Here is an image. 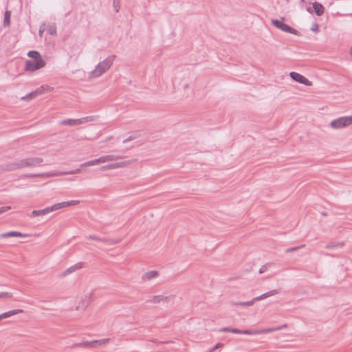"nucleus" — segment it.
<instances>
[{"label":"nucleus","mask_w":352,"mask_h":352,"mask_svg":"<svg viewBox=\"0 0 352 352\" xmlns=\"http://www.w3.org/2000/svg\"><path fill=\"white\" fill-rule=\"evenodd\" d=\"M116 56L112 55L108 56L103 61L99 63L96 68L89 74L90 78H94L102 76L105 73L112 65Z\"/></svg>","instance_id":"f257e3e1"},{"label":"nucleus","mask_w":352,"mask_h":352,"mask_svg":"<svg viewBox=\"0 0 352 352\" xmlns=\"http://www.w3.org/2000/svg\"><path fill=\"white\" fill-rule=\"evenodd\" d=\"M80 172V168H77L74 170L67 172H48L42 173H28L23 175L22 177L24 178H33V177H50L53 176L63 175H73Z\"/></svg>","instance_id":"f03ea898"},{"label":"nucleus","mask_w":352,"mask_h":352,"mask_svg":"<svg viewBox=\"0 0 352 352\" xmlns=\"http://www.w3.org/2000/svg\"><path fill=\"white\" fill-rule=\"evenodd\" d=\"M352 124V116H343L333 120L330 126L335 129H342Z\"/></svg>","instance_id":"7ed1b4c3"},{"label":"nucleus","mask_w":352,"mask_h":352,"mask_svg":"<svg viewBox=\"0 0 352 352\" xmlns=\"http://www.w3.org/2000/svg\"><path fill=\"white\" fill-rule=\"evenodd\" d=\"M278 293V291L277 289H273V290H271L267 293H265L259 296H257L256 298H254L252 300H250V301H247V302H232V305H236V306H244V307H250V306H252L253 305V304L254 303V302L256 301H258V300H263V299H265L269 296H273L274 294H276Z\"/></svg>","instance_id":"20e7f679"},{"label":"nucleus","mask_w":352,"mask_h":352,"mask_svg":"<svg viewBox=\"0 0 352 352\" xmlns=\"http://www.w3.org/2000/svg\"><path fill=\"white\" fill-rule=\"evenodd\" d=\"M284 18L281 20L272 19V23L278 29L294 35H298V31L283 22Z\"/></svg>","instance_id":"39448f33"},{"label":"nucleus","mask_w":352,"mask_h":352,"mask_svg":"<svg viewBox=\"0 0 352 352\" xmlns=\"http://www.w3.org/2000/svg\"><path fill=\"white\" fill-rule=\"evenodd\" d=\"M21 160L23 168L27 167L41 166L44 161L43 158L39 157H27L25 159H21Z\"/></svg>","instance_id":"423d86ee"},{"label":"nucleus","mask_w":352,"mask_h":352,"mask_svg":"<svg viewBox=\"0 0 352 352\" xmlns=\"http://www.w3.org/2000/svg\"><path fill=\"white\" fill-rule=\"evenodd\" d=\"M45 65V62L43 59L41 60H28L25 61L26 71L34 72L38 69L43 67Z\"/></svg>","instance_id":"0eeeda50"},{"label":"nucleus","mask_w":352,"mask_h":352,"mask_svg":"<svg viewBox=\"0 0 352 352\" xmlns=\"http://www.w3.org/2000/svg\"><path fill=\"white\" fill-rule=\"evenodd\" d=\"M21 168H23L21 160L4 164L1 166V170L6 172L14 171Z\"/></svg>","instance_id":"6e6552de"},{"label":"nucleus","mask_w":352,"mask_h":352,"mask_svg":"<svg viewBox=\"0 0 352 352\" xmlns=\"http://www.w3.org/2000/svg\"><path fill=\"white\" fill-rule=\"evenodd\" d=\"M289 76H290L291 78L296 82L303 84L306 86L312 85V82L309 80H308L305 76H303L302 75H301L297 72H292L289 73Z\"/></svg>","instance_id":"1a4fd4ad"},{"label":"nucleus","mask_w":352,"mask_h":352,"mask_svg":"<svg viewBox=\"0 0 352 352\" xmlns=\"http://www.w3.org/2000/svg\"><path fill=\"white\" fill-rule=\"evenodd\" d=\"M172 298H173V296H162V295H157V296H153L151 299L148 300V302H152L154 304L160 303L161 302H168L170 301V300Z\"/></svg>","instance_id":"9d476101"},{"label":"nucleus","mask_w":352,"mask_h":352,"mask_svg":"<svg viewBox=\"0 0 352 352\" xmlns=\"http://www.w3.org/2000/svg\"><path fill=\"white\" fill-rule=\"evenodd\" d=\"M43 93V88L40 87V88H38L37 89H36L35 91H32L31 93L27 94L26 96L21 97V99L22 100L29 101V100H31L36 98L38 96L42 94Z\"/></svg>","instance_id":"9b49d317"},{"label":"nucleus","mask_w":352,"mask_h":352,"mask_svg":"<svg viewBox=\"0 0 352 352\" xmlns=\"http://www.w3.org/2000/svg\"><path fill=\"white\" fill-rule=\"evenodd\" d=\"M27 236H28V234H23L18 231H10V232L2 233L0 234V238L27 237Z\"/></svg>","instance_id":"f8f14e48"},{"label":"nucleus","mask_w":352,"mask_h":352,"mask_svg":"<svg viewBox=\"0 0 352 352\" xmlns=\"http://www.w3.org/2000/svg\"><path fill=\"white\" fill-rule=\"evenodd\" d=\"M83 267V263L80 262V263H78L69 267H68L67 269H66L63 272V276H66L74 272H76L77 270H79L80 268H82Z\"/></svg>","instance_id":"ddd939ff"},{"label":"nucleus","mask_w":352,"mask_h":352,"mask_svg":"<svg viewBox=\"0 0 352 352\" xmlns=\"http://www.w3.org/2000/svg\"><path fill=\"white\" fill-rule=\"evenodd\" d=\"M52 211H53V209H52V206L47 207L43 210H34L32 212L31 216L32 217H38V216H41V215H45Z\"/></svg>","instance_id":"4468645a"},{"label":"nucleus","mask_w":352,"mask_h":352,"mask_svg":"<svg viewBox=\"0 0 352 352\" xmlns=\"http://www.w3.org/2000/svg\"><path fill=\"white\" fill-rule=\"evenodd\" d=\"M87 238L89 239L95 240L97 241H100V242H103L104 243H108V244H113V243H117V241H116L113 239H107V238H100L96 235H89Z\"/></svg>","instance_id":"2eb2a0df"},{"label":"nucleus","mask_w":352,"mask_h":352,"mask_svg":"<svg viewBox=\"0 0 352 352\" xmlns=\"http://www.w3.org/2000/svg\"><path fill=\"white\" fill-rule=\"evenodd\" d=\"M122 158L120 155H104L99 157V162L100 163H104L109 161H113L116 160L118 159Z\"/></svg>","instance_id":"dca6fc26"},{"label":"nucleus","mask_w":352,"mask_h":352,"mask_svg":"<svg viewBox=\"0 0 352 352\" xmlns=\"http://www.w3.org/2000/svg\"><path fill=\"white\" fill-rule=\"evenodd\" d=\"M158 272L156 270H151L148 272L144 273L142 276V279L143 280H151L153 278H156L158 276Z\"/></svg>","instance_id":"f3484780"},{"label":"nucleus","mask_w":352,"mask_h":352,"mask_svg":"<svg viewBox=\"0 0 352 352\" xmlns=\"http://www.w3.org/2000/svg\"><path fill=\"white\" fill-rule=\"evenodd\" d=\"M313 8H314V12L317 16H320L323 14L324 8L321 3L316 2V1L314 2L313 3Z\"/></svg>","instance_id":"a211bd4d"},{"label":"nucleus","mask_w":352,"mask_h":352,"mask_svg":"<svg viewBox=\"0 0 352 352\" xmlns=\"http://www.w3.org/2000/svg\"><path fill=\"white\" fill-rule=\"evenodd\" d=\"M22 312H23V310H22V309H14V310H11V311H8L7 312L3 313L2 314L0 315V316L2 320V319L9 318L10 316H12L14 315H16L17 314L22 313Z\"/></svg>","instance_id":"6ab92c4d"},{"label":"nucleus","mask_w":352,"mask_h":352,"mask_svg":"<svg viewBox=\"0 0 352 352\" xmlns=\"http://www.w3.org/2000/svg\"><path fill=\"white\" fill-rule=\"evenodd\" d=\"M80 122L78 121V119H66L60 121V124L62 125L76 126L79 125Z\"/></svg>","instance_id":"aec40b11"},{"label":"nucleus","mask_w":352,"mask_h":352,"mask_svg":"<svg viewBox=\"0 0 352 352\" xmlns=\"http://www.w3.org/2000/svg\"><path fill=\"white\" fill-rule=\"evenodd\" d=\"M231 333L236 334L252 335L255 332H252V330H241L236 328H232Z\"/></svg>","instance_id":"412c9836"},{"label":"nucleus","mask_w":352,"mask_h":352,"mask_svg":"<svg viewBox=\"0 0 352 352\" xmlns=\"http://www.w3.org/2000/svg\"><path fill=\"white\" fill-rule=\"evenodd\" d=\"M28 56L32 58V60H41L43 59L41 54L35 50L30 51L28 54Z\"/></svg>","instance_id":"4be33fe9"},{"label":"nucleus","mask_w":352,"mask_h":352,"mask_svg":"<svg viewBox=\"0 0 352 352\" xmlns=\"http://www.w3.org/2000/svg\"><path fill=\"white\" fill-rule=\"evenodd\" d=\"M133 161L134 160H126V161H122L120 162H116V163H113V166H115L114 169L121 168V167H124V166H126L131 164L132 163V162H133Z\"/></svg>","instance_id":"5701e85b"},{"label":"nucleus","mask_w":352,"mask_h":352,"mask_svg":"<svg viewBox=\"0 0 352 352\" xmlns=\"http://www.w3.org/2000/svg\"><path fill=\"white\" fill-rule=\"evenodd\" d=\"M65 207H69L68 201H63V202L56 204L52 206L53 211L57 210L58 209H60V208H65Z\"/></svg>","instance_id":"b1692460"},{"label":"nucleus","mask_w":352,"mask_h":352,"mask_svg":"<svg viewBox=\"0 0 352 352\" xmlns=\"http://www.w3.org/2000/svg\"><path fill=\"white\" fill-rule=\"evenodd\" d=\"M11 13L10 11H6L4 13L3 25L5 27L9 26L10 23Z\"/></svg>","instance_id":"393cba45"},{"label":"nucleus","mask_w":352,"mask_h":352,"mask_svg":"<svg viewBox=\"0 0 352 352\" xmlns=\"http://www.w3.org/2000/svg\"><path fill=\"white\" fill-rule=\"evenodd\" d=\"M96 117L94 116H87V117H85V118H82L78 119V121L80 122V124H84V123H86V122H88L94 121L96 120Z\"/></svg>","instance_id":"a878e982"},{"label":"nucleus","mask_w":352,"mask_h":352,"mask_svg":"<svg viewBox=\"0 0 352 352\" xmlns=\"http://www.w3.org/2000/svg\"><path fill=\"white\" fill-rule=\"evenodd\" d=\"M97 164H100L99 158L94 160H90V161L87 162H85V163H83V164H82L80 165V167L94 166V165H96Z\"/></svg>","instance_id":"bb28decb"},{"label":"nucleus","mask_w":352,"mask_h":352,"mask_svg":"<svg viewBox=\"0 0 352 352\" xmlns=\"http://www.w3.org/2000/svg\"><path fill=\"white\" fill-rule=\"evenodd\" d=\"M274 329L273 328H269V329H264L261 330H252V332H256L253 333L252 335H256V334H261V333H267L273 332Z\"/></svg>","instance_id":"cd10ccee"},{"label":"nucleus","mask_w":352,"mask_h":352,"mask_svg":"<svg viewBox=\"0 0 352 352\" xmlns=\"http://www.w3.org/2000/svg\"><path fill=\"white\" fill-rule=\"evenodd\" d=\"M91 294H89V296H85V299L82 300V307L85 308L88 306V305L90 302V298H91Z\"/></svg>","instance_id":"c85d7f7f"},{"label":"nucleus","mask_w":352,"mask_h":352,"mask_svg":"<svg viewBox=\"0 0 352 352\" xmlns=\"http://www.w3.org/2000/svg\"><path fill=\"white\" fill-rule=\"evenodd\" d=\"M344 245L343 243H329L326 245V248H337V247H342Z\"/></svg>","instance_id":"c756f323"},{"label":"nucleus","mask_w":352,"mask_h":352,"mask_svg":"<svg viewBox=\"0 0 352 352\" xmlns=\"http://www.w3.org/2000/svg\"><path fill=\"white\" fill-rule=\"evenodd\" d=\"M73 346L88 348V341L75 343V344H74Z\"/></svg>","instance_id":"7c9ffc66"},{"label":"nucleus","mask_w":352,"mask_h":352,"mask_svg":"<svg viewBox=\"0 0 352 352\" xmlns=\"http://www.w3.org/2000/svg\"><path fill=\"white\" fill-rule=\"evenodd\" d=\"M47 31L50 34L55 35L56 34V28L54 25H50L47 29Z\"/></svg>","instance_id":"2f4dec72"},{"label":"nucleus","mask_w":352,"mask_h":352,"mask_svg":"<svg viewBox=\"0 0 352 352\" xmlns=\"http://www.w3.org/2000/svg\"><path fill=\"white\" fill-rule=\"evenodd\" d=\"M114 167H115V166H113V163H112V164H107V165L102 166L100 168V170H109V169H114Z\"/></svg>","instance_id":"473e14b6"},{"label":"nucleus","mask_w":352,"mask_h":352,"mask_svg":"<svg viewBox=\"0 0 352 352\" xmlns=\"http://www.w3.org/2000/svg\"><path fill=\"white\" fill-rule=\"evenodd\" d=\"M12 297V294L10 292H0V298H10Z\"/></svg>","instance_id":"72a5a7b5"},{"label":"nucleus","mask_w":352,"mask_h":352,"mask_svg":"<svg viewBox=\"0 0 352 352\" xmlns=\"http://www.w3.org/2000/svg\"><path fill=\"white\" fill-rule=\"evenodd\" d=\"M113 8H114V10L116 12H119V10H120V3H119V1H116V0H113Z\"/></svg>","instance_id":"f704fd0d"},{"label":"nucleus","mask_w":352,"mask_h":352,"mask_svg":"<svg viewBox=\"0 0 352 352\" xmlns=\"http://www.w3.org/2000/svg\"><path fill=\"white\" fill-rule=\"evenodd\" d=\"M97 341V344H99L100 345L104 344L109 342V338H105L102 340H96Z\"/></svg>","instance_id":"c9c22d12"},{"label":"nucleus","mask_w":352,"mask_h":352,"mask_svg":"<svg viewBox=\"0 0 352 352\" xmlns=\"http://www.w3.org/2000/svg\"><path fill=\"white\" fill-rule=\"evenodd\" d=\"M223 346V343H217L213 348H212L208 352H213L214 351H215L216 349H219L221 347H222Z\"/></svg>","instance_id":"e433bc0d"},{"label":"nucleus","mask_w":352,"mask_h":352,"mask_svg":"<svg viewBox=\"0 0 352 352\" xmlns=\"http://www.w3.org/2000/svg\"><path fill=\"white\" fill-rule=\"evenodd\" d=\"M96 344H97L96 340L88 341V348H94L96 346Z\"/></svg>","instance_id":"4c0bfd02"},{"label":"nucleus","mask_w":352,"mask_h":352,"mask_svg":"<svg viewBox=\"0 0 352 352\" xmlns=\"http://www.w3.org/2000/svg\"><path fill=\"white\" fill-rule=\"evenodd\" d=\"M10 206H3L0 208V214H3V212L9 210L10 209Z\"/></svg>","instance_id":"58836bf2"},{"label":"nucleus","mask_w":352,"mask_h":352,"mask_svg":"<svg viewBox=\"0 0 352 352\" xmlns=\"http://www.w3.org/2000/svg\"><path fill=\"white\" fill-rule=\"evenodd\" d=\"M68 201L69 206H76V205L78 204L80 202L78 200H72V201Z\"/></svg>","instance_id":"ea45409f"},{"label":"nucleus","mask_w":352,"mask_h":352,"mask_svg":"<svg viewBox=\"0 0 352 352\" xmlns=\"http://www.w3.org/2000/svg\"><path fill=\"white\" fill-rule=\"evenodd\" d=\"M135 138H136V136L131 135L129 138H127L126 139L124 140L123 143H126L129 141L135 140Z\"/></svg>","instance_id":"a19ab883"},{"label":"nucleus","mask_w":352,"mask_h":352,"mask_svg":"<svg viewBox=\"0 0 352 352\" xmlns=\"http://www.w3.org/2000/svg\"><path fill=\"white\" fill-rule=\"evenodd\" d=\"M231 329H232V328H230V327H223L219 331L221 332H229V333H231Z\"/></svg>","instance_id":"79ce46f5"},{"label":"nucleus","mask_w":352,"mask_h":352,"mask_svg":"<svg viewBox=\"0 0 352 352\" xmlns=\"http://www.w3.org/2000/svg\"><path fill=\"white\" fill-rule=\"evenodd\" d=\"M299 248H300V247L289 248L286 250V252H294V251H296V250H298Z\"/></svg>","instance_id":"37998d69"},{"label":"nucleus","mask_w":352,"mask_h":352,"mask_svg":"<svg viewBox=\"0 0 352 352\" xmlns=\"http://www.w3.org/2000/svg\"><path fill=\"white\" fill-rule=\"evenodd\" d=\"M311 30L313 32L318 31V25L317 23H314L311 28Z\"/></svg>","instance_id":"c03bdc74"},{"label":"nucleus","mask_w":352,"mask_h":352,"mask_svg":"<svg viewBox=\"0 0 352 352\" xmlns=\"http://www.w3.org/2000/svg\"><path fill=\"white\" fill-rule=\"evenodd\" d=\"M267 270V267L266 266H262L261 268L259 270V274H262L264 272H265Z\"/></svg>","instance_id":"a18cd8bd"},{"label":"nucleus","mask_w":352,"mask_h":352,"mask_svg":"<svg viewBox=\"0 0 352 352\" xmlns=\"http://www.w3.org/2000/svg\"><path fill=\"white\" fill-rule=\"evenodd\" d=\"M273 329H274V331H280V330L283 329V327L278 326V327L273 328Z\"/></svg>","instance_id":"49530a36"},{"label":"nucleus","mask_w":352,"mask_h":352,"mask_svg":"<svg viewBox=\"0 0 352 352\" xmlns=\"http://www.w3.org/2000/svg\"><path fill=\"white\" fill-rule=\"evenodd\" d=\"M43 30H41L40 29L39 31H38V34L39 36L41 37L43 36Z\"/></svg>","instance_id":"de8ad7c7"},{"label":"nucleus","mask_w":352,"mask_h":352,"mask_svg":"<svg viewBox=\"0 0 352 352\" xmlns=\"http://www.w3.org/2000/svg\"><path fill=\"white\" fill-rule=\"evenodd\" d=\"M280 327H283V329L286 328L287 327V324H283Z\"/></svg>","instance_id":"09e8293b"},{"label":"nucleus","mask_w":352,"mask_h":352,"mask_svg":"<svg viewBox=\"0 0 352 352\" xmlns=\"http://www.w3.org/2000/svg\"><path fill=\"white\" fill-rule=\"evenodd\" d=\"M188 87H189V85H188V84H186V85H184V88L185 89H188Z\"/></svg>","instance_id":"8fccbe9b"},{"label":"nucleus","mask_w":352,"mask_h":352,"mask_svg":"<svg viewBox=\"0 0 352 352\" xmlns=\"http://www.w3.org/2000/svg\"><path fill=\"white\" fill-rule=\"evenodd\" d=\"M350 53H351V55L352 56V45H351V50H350Z\"/></svg>","instance_id":"3c124183"},{"label":"nucleus","mask_w":352,"mask_h":352,"mask_svg":"<svg viewBox=\"0 0 352 352\" xmlns=\"http://www.w3.org/2000/svg\"><path fill=\"white\" fill-rule=\"evenodd\" d=\"M79 309H80V307H79V306H78V307H76V310H78Z\"/></svg>","instance_id":"603ef678"}]
</instances>
